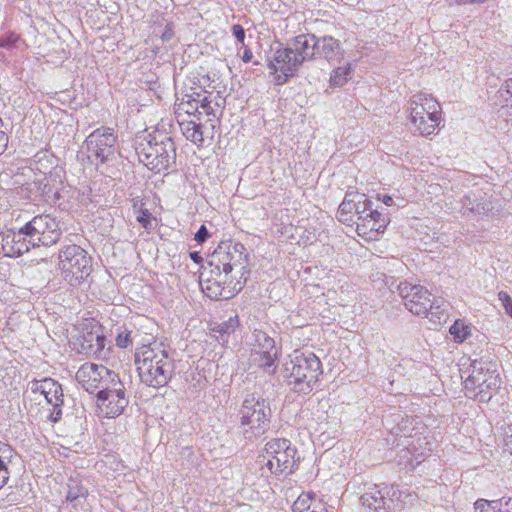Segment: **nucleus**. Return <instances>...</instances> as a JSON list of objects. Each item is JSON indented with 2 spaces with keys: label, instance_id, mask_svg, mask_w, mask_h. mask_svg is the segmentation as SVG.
Instances as JSON below:
<instances>
[{
  "label": "nucleus",
  "instance_id": "obj_51",
  "mask_svg": "<svg viewBox=\"0 0 512 512\" xmlns=\"http://www.w3.org/2000/svg\"><path fill=\"white\" fill-rule=\"evenodd\" d=\"M232 34L237 39L238 42L244 43L245 40V30L240 24H235L232 26Z\"/></svg>",
  "mask_w": 512,
  "mask_h": 512
},
{
  "label": "nucleus",
  "instance_id": "obj_34",
  "mask_svg": "<svg viewBox=\"0 0 512 512\" xmlns=\"http://www.w3.org/2000/svg\"><path fill=\"white\" fill-rule=\"evenodd\" d=\"M369 215H372L369 230L383 232L388 223V218L377 209L370 210Z\"/></svg>",
  "mask_w": 512,
  "mask_h": 512
},
{
  "label": "nucleus",
  "instance_id": "obj_26",
  "mask_svg": "<svg viewBox=\"0 0 512 512\" xmlns=\"http://www.w3.org/2000/svg\"><path fill=\"white\" fill-rule=\"evenodd\" d=\"M474 509L475 512H512V498L478 499L474 503Z\"/></svg>",
  "mask_w": 512,
  "mask_h": 512
},
{
  "label": "nucleus",
  "instance_id": "obj_18",
  "mask_svg": "<svg viewBox=\"0 0 512 512\" xmlns=\"http://www.w3.org/2000/svg\"><path fill=\"white\" fill-rule=\"evenodd\" d=\"M97 401L106 408V415L110 418L121 415L129 403L126 388H118V390L110 392H98Z\"/></svg>",
  "mask_w": 512,
  "mask_h": 512
},
{
  "label": "nucleus",
  "instance_id": "obj_39",
  "mask_svg": "<svg viewBox=\"0 0 512 512\" xmlns=\"http://www.w3.org/2000/svg\"><path fill=\"white\" fill-rule=\"evenodd\" d=\"M314 505H312V499L309 495L302 494L292 505L293 512H309Z\"/></svg>",
  "mask_w": 512,
  "mask_h": 512
},
{
  "label": "nucleus",
  "instance_id": "obj_61",
  "mask_svg": "<svg viewBox=\"0 0 512 512\" xmlns=\"http://www.w3.org/2000/svg\"><path fill=\"white\" fill-rule=\"evenodd\" d=\"M317 512H328V510L323 506H319V510Z\"/></svg>",
  "mask_w": 512,
  "mask_h": 512
},
{
  "label": "nucleus",
  "instance_id": "obj_11",
  "mask_svg": "<svg viewBox=\"0 0 512 512\" xmlns=\"http://www.w3.org/2000/svg\"><path fill=\"white\" fill-rule=\"evenodd\" d=\"M116 139L113 129L109 127H101L90 133L84 142L90 162L99 160L104 163L114 158Z\"/></svg>",
  "mask_w": 512,
  "mask_h": 512
},
{
  "label": "nucleus",
  "instance_id": "obj_17",
  "mask_svg": "<svg viewBox=\"0 0 512 512\" xmlns=\"http://www.w3.org/2000/svg\"><path fill=\"white\" fill-rule=\"evenodd\" d=\"M179 184V189L184 190H195L199 189L198 179L195 174H183L180 172L167 173L163 177L155 175L153 179L146 182V190H152L153 188L161 189L162 185L165 184Z\"/></svg>",
  "mask_w": 512,
  "mask_h": 512
},
{
  "label": "nucleus",
  "instance_id": "obj_40",
  "mask_svg": "<svg viewBox=\"0 0 512 512\" xmlns=\"http://www.w3.org/2000/svg\"><path fill=\"white\" fill-rule=\"evenodd\" d=\"M188 100L182 99L181 102L177 103V109L183 111L186 114H194L199 109V100L188 96Z\"/></svg>",
  "mask_w": 512,
  "mask_h": 512
},
{
  "label": "nucleus",
  "instance_id": "obj_4",
  "mask_svg": "<svg viewBox=\"0 0 512 512\" xmlns=\"http://www.w3.org/2000/svg\"><path fill=\"white\" fill-rule=\"evenodd\" d=\"M297 449L286 438H272L264 445L258 456L261 470L267 469L275 476L290 475L298 468ZM264 475V472H262Z\"/></svg>",
  "mask_w": 512,
  "mask_h": 512
},
{
  "label": "nucleus",
  "instance_id": "obj_42",
  "mask_svg": "<svg viewBox=\"0 0 512 512\" xmlns=\"http://www.w3.org/2000/svg\"><path fill=\"white\" fill-rule=\"evenodd\" d=\"M420 285H413L407 281L400 282L397 286V290L399 295L404 300V303L407 302L408 299L412 298V294L416 292V288Z\"/></svg>",
  "mask_w": 512,
  "mask_h": 512
},
{
  "label": "nucleus",
  "instance_id": "obj_30",
  "mask_svg": "<svg viewBox=\"0 0 512 512\" xmlns=\"http://www.w3.org/2000/svg\"><path fill=\"white\" fill-rule=\"evenodd\" d=\"M424 101H428V95L425 93H419L413 95L410 100V119L411 122L419 121V118L426 116V106Z\"/></svg>",
  "mask_w": 512,
  "mask_h": 512
},
{
  "label": "nucleus",
  "instance_id": "obj_14",
  "mask_svg": "<svg viewBox=\"0 0 512 512\" xmlns=\"http://www.w3.org/2000/svg\"><path fill=\"white\" fill-rule=\"evenodd\" d=\"M257 346L251 353L252 361L268 373L274 372L278 351L274 340L264 332L256 335Z\"/></svg>",
  "mask_w": 512,
  "mask_h": 512
},
{
  "label": "nucleus",
  "instance_id": "obj_8",
  "mask_svg": "<svg viewBox=\"0 0 512 512\" xmlns=\"http://www.w3.org/2000/svg\"><path fill=\"white\" fill-rule=\"evenodd\" d=\"M11 187L8 188L11 192L19 189L25 192H61L63 182L57 172L49 173H35L31 168H23L21 171L13 174L10 178Z\"/></svg>",
  "mask_w": 512,
  "mask_h": 512
},
{
  "label": "nucleus",
  "instance_id": "obj_13",
  "mask_svg": "<svg viewBox=\"0 0 512 512\" xmlns=\"http://www.w3.org/2000/svg\"><path fill=\"white\" fill-rule=\"evenodd\" d=\"M302 63L294 55L293 51L286 47H281L275 50L272 59L269 61V67L273 73L280 72L275 76L277 84H284L288 82L291 77L297 75L298 70Z\"/></svg>",
  "mask_w": 512,
  "mask_h": 512
},
{
  "label": "nucleus",
  "instance_id": "obj_41",
  "mask_svg": "<svg viewBox=\"0 0 512 512\" xmlns=\"http://www.w3.org/2000/svg\"><path fill=\"white\" fill-rule=\"evenodd\" d=\"M132 333L133 331L128 330L127 328H120L115 339L116 345L120 348H128L131 346L133 342Z\"/></svg>",
  "mask_w": 512,
  "mask_h": 512
},
{
  "label": "nucleus",
  "instance_id": "obj_12",
  "mask_svg": "<svg viewBox=\"0 0 512 512\" xmlns=\"http://www.w3.org/2000/svg\"><path fill=\"white\" fill-rule=\"evenodd\" d=\"M227 279L211 278L208 272H201L199 276V285L201 290L213 300H227L238 294L244 285L246 284V278L244 280H237L233 286L232 279L229 284L226 285Z\"/></svg>",
  "mask_w": 512,
  "mask_h": 512
},
{
  "label": "nucleus",
  "instance_id": "obj_32",
  "mask_svg": "<svg viewBox=\"0 0 512 512\" xmlns=\"http://www.w3.org/2000/svg\"><path fill=\"white\" fill-rule=\"evenodd\" d=\"M202 128L203 126L201 124H197L194 121H189L182 128L183 135L186 137L187 140L195 144L202 145L204 142V134Z\"/></svg>",
  "mask_w": 512,
  "mask_h": 512
},
{
  "label": "nucleus",
  "instance_id": "obj_27",
  "mask_svg": "<svg viewBox=\"0 0 512 512\" xmlns=\"http://www.w3.org/2000/svg\"><path fill=\"white\" fill-rule=\"evenodd\" d=\"M87 496L88 488L83 485L82 480L78 477H70L67 482L66 500L76 507Z\"/></svg>",
  "mask_w": 512,
  "mask_h": 512
},
{
  "label": "nucleus",
  "instance_id": "obj_44",
  "mask_svg": "<svg viewBox=\"0 0 512 512\" xmlns=\"http://www.w3.org/2000/svg\"><path fill=\"white\" fill-rule=\"evenodd\" d=\"M202 272H208V275H211V278L225 279L222 266L215 264L212 258L210 259L208 266L203 267Z\"/></svg>",
  "mask_w": 512,
  "mask_h": 512
},
{
  "label": "nucleus",
  "instance_id": "obj_53",
  "mask_svg": "<svg viewBox=\"0 0 512 512\" xmlns=\"http://www.w3.org/2000/svg\"><path fill=\"white\" fill-rule=\"evenodd\" d=\"M174 37V24L173 23H167L165 25L164 31L161 35V39L164 42L170 41Z\"/></svg>",
  "mask_w": 512,
  "mask_h": 512
},
{
  "label": "nucleus",
  "instance_id": "obj_16",
  "mask_svg": "<svg viewBox=\"0 0 512 512\" xmlns=\"http://www.w3.org/2000/svg\"><path fill=\"white\" fill-rule=\"evenodd\" d=\"M30 244L24 234V227L18 232L8 230L0 233V251L8 257H19L30 250Z\"/></svg>",
  "mask_w": 512,
  "mask_h": 512
},
{
  "label": "nucleus",
  "instance_id": "obj_15",
  "mask_svg": "<svg viewBox=\"0 0 512 512\" xmlns=\"http://www.w3.org/2000/svg\"><path fill=\"white\" fill-rule=\"evenodd\" d=\"M405 307L417 316H427L428 314L438 316L442 313L438 301H436L427 288L422 285L416 288V292L412 294V298L405 302Z\"/></svg>",
  "mask_w": 512,
  "mask_h": 512
},
{
  "label": "nucleus",
  "instance_id": "obj_3",
  "mask_svg": "<svg viewBox=\"0 0 512 512\" xmlns=\"http://www.w3.org/2000/svg\"><path fill=\"white\" fill-rule=\"evenodd\" d=\"M135 152L143 165L159 173L176 163V147L170 136L164 133L137 137Z\"/></svg>",
  "mask_w": 512,
  "mask_h": 512
},
{
  "label": "nucleus",
  "instance_id": "obj_1",
  "mask_svg": "<svg viewBox=\"0 0 512 512\" xmlns=\"http://www.w3.org/2000/svg\"><path fill=\"white\" fill-rule=\"evenodd\" d=\"M239 429L247 441H254L265 435L272 422L270 401L258 392L246 391L238 411Z\"/></svg>",
  "mask_w": 512,
  "mask_h": 512
},
{
  "label": "nucleus",
  "instance_id": "obj_47",
  "mask_svg": "<svg viewBox=\"0 0 512 512\" xmlns=\"http://www.w3.org/2000/svg\"><path fill=\"white\" fill-rule=\"evenodd\" d=\"M237 324H238L237 317H235V318L231 317L228 321H225V322L219 324L217 331L222 335L229 334L235 330V327L237 326Z\"/></svg>",
  "mask_w": 512,
  "mask_h": 512
},
{
  "label": "nucleus",
  "instance_id": "obj_54",
  "mask_svg": "<svg viewBox=\"0 0 512 512\" xmlns=\"http://www.w3.org/2000/svg\"><path fill=\"white\" fill-rule=\"evenodd\" d=\"M198 100H199V108H202L207 115L215 116L214 110L211 106V101L208 100L207 97H203L202 99L198 98Z\"/></svg>",
  "mask_w": 512,
  "mask_h": 512
},
{
  "label": "nucleus",
  "instance_id": "obj_43",
  "mask_svg": "<svg viewBox=\"0 0 512 512\" xmlns=\"http://www.w3.org/2000/svg\"><path fill=\"white\" fill-rule=\"evenodd\" d=\"M152 214L148 208L145 207V203H141L139 208V215L137 221L145 228L149 229L151 224Z\"/></svg>",
  "mask_w": 512,
  "mask_h": 512
},
{
  "label": "nucleus",
  "instance_id": "obj_10",
  "mask_svg": "<svg viewBox=\"0 0 512 512\" xmlns=\"http://www.w3.org/2000/svg\"><path fill=\"white\" fill-rule=\"evenodd\" d=\"M211 256L215 264L222 266L225 278H228L230 273L235 272L236 275L239 274L238 280L247 279L245 275L249 272L247 269L248 254L243 244L235 243L225 247L220 246Z\"/></svg>",
  "mask_w": 512,
  "mask_h": 512
},
{
  "label": "nucleus",
  "instance_id": "obj_20",
  "mask_svg": "<svg viewBox=\"0 0 512 512\" xmlns=\"http://www.w3.org/2000/svg\"><path fill=\"white\" fill-rule=\"evenodd\" d=\"M461 202L464 214L471 212L481 216L488 215L489 213L494 214V210L498 211L488 194H465Z\"/></svg>",
  "mask_w": 512,
  "mask_h": 512
},
{
  "label": "nucleus",
  "instance_id": "obj_50",
  "mask_svg": "<svg viewBox=\"0 0 512 512\" xmlns=\"http://www.w3.org/2000/svg\"><path fill=\"white\" fill-rule=\"evenodd\" d=\"M50 380L49 378H44L42 380H34L32 383H31V391L33 393H41L43 395V393L45 392L44 390V386H47V385H50Z\"/></svg>",
  "mask_w": 512,
  "mask_h": 512
},
{
  "label": "nucleus",
  "instance_id": "obj_38",
  "mask_svg": "<svg viewBox=\"0 0 512 512\" xmlns=\"http://www.w3.org/2000/svg\"><path fill=\"white\" fill-rule=\"evenodd\" d=\"M426 106V116L430 122L439 120L438 113L440 112V105L435 101L431 95H428V101H424Z\"/></svg>",
  "mask_w": 512,
  "mask_h": 512
},
{
  "label": "nucleus",
  "instance_id": "obj_36",
  "mask_svg": "<svg viewBox=\"0 0 512 512\" xmlns=\"http://www.w3.org/2000/svg\"><path fill=\"white\" fill-rule=\"evenodd\" d=\"M363 204H365V210L361 214H357V220L362 221V223L357 222V229H369L370 222L372 221V215H369L370 210H373L372 208V202L368 200L366 197L363 198Z\"/></svg>",
  "mask_w": 512,
  "mask_h": 512
},
{
  "label": "nucleus",
  "instance_id": "obj_56",
  "mask_svg": "<svg viewBox=\"0 0 512 512\" xmlns=\"http://www.w3.org/2000/svg\"><path fill=\"white\" fill-rule=\"evenodd\" d=\"M89 195H90V194H85V193L77 194V199H80V201H81L84 205H87V204H88V201H89V202H92V200L89 198Z\"/></svg>",
  "mask_w": 512,
  "mask_h": 512
},
{
  "label": "nucleus",
  "instance_id": "obj_19",
  "mask_svg": "<svg viewBox=\"0 0 512 512\" xmlns=\"http://www.w3.org/2000/svg\"><path fill=\"white\" fill-rule=\"evenodd\" d=\"M287 46L302 65L304 62L315 59L316 36L314 34H300L290 39Z\"/></svg>",
  "mask_w": 512,
  "mask_h": 512
},
{
  "label": "nucleus",
  "instance_id": "obj_33",
  "mask_svg": "<svg viewBox=\"0 0 512 512\" xmlns=\"http://www.w3.org/2000/svg\"><path fill=\"white\" fill-rule=\"evenodd\" d=\"M352 68L350 64L345 67L335 68L330 76V85L334 87H342L352 76Z\"/></svg>",
  "mask_w": 512,
  "mask_h": 512
},
{
  "label": "nucleus",
  "instance_id": "obj_52",
  "mask_svg": "<svg viewBox=\"0 0 512 512\" xmlns=\"http://www.w3.org/2000/svg\"><path fill=\"white\" fill-rule=\"evenodd\" d=\"M209 238V232L205 225H201L198 231L195 233L194 239L198 243H204Z\"/></svg>",
  "mask_w": 512,
  "mask_h": 512
},
{
  "label": "nucleus",
  "instance_id": "obj_24",
  "mask_svg": "<svg viewBox=\"0 0 512 512\" xmlns=\"http://www.w3.org/2000/svg\"><path fill=\"white\" fill-rule=\"evenodd\" d=\"M367 194H346V198L342 201L338 208V217L341 222L352 221L353 216L348 217L349 214L356 216L365 210L363 198Z\"/></svg>",
  "mask_w": 512,
  "mask_h": 512
},
{
  "label": "nucleus",
  "instance_id": "obj_62",
  "mask_svg": "<svg viewBox=\"0 0 512 512\" xmlns=\"http://www.w3.org/2000/svg\"><path fill=\"white\" fill-rule=\"evenodd\" d=\"M195 255H196V253L191 254V258H192L194 261H196V259H197V256H195Z\"/></svg>",
  "mask_w": 512,
  "mask_h": 512
},
{
  "label": "nucleus",
  "instance_id": "obj_7",
  "mask_svg": "<svg viewBox=\"0 0 512 512\" xmlns=\"http://www.w3.org/2000/svg\"><path fill=\"white\" fill-rule=\"evenodd\" d=\"M59 267L71 286H79L87 281L92 272V258L82 247L68 245L60 250Z\"/></svg>",
  "mask_w": 512,
  "mask_h": 512
},
{
  "label": "nucleus",
  "instance_id": "obj_23",
  "mask_svg": "<svg viewBox=\"0 0 512 512\" xmlns=\"http://www.w3.org/2000/svg\"><path fill=\"white\" fill-rule=\"evenodd\" d=\"M100 365L97 364H84L76 373L78 382L83 388L90 394L98 393L100 390L101 379L100 376Z\"/></svg>",
  "mask_w": 512,
  "mask_h": 512
},
{
  "label": "nucleus",
  "instance_id": "obj_58",
  "mask_svg": "<svg viewBox=\"0 0 512 512\" xmlns=\"http://www.w3.org/2000/svg\"><path fill=\"white\" fill-rule=\"evenodd\" d=\"M141 203H144L143 199H139L138 197L133 199V208L135 211L139 212Z\"/></svg>",
  "mask_w": 512,
  "mask_h": 512
},
{
  "label": "nucleus",
  "instance_id": "obj_60",
  "mask_svg": "<svg viewBox=\"0 0 512 512\" xmlns=\"http://www.w3.org/2000/svg\"><path fill=\"white\" fill-rule=\"evenodd\" d=\"M103 188L101 187H96V182H93V186L90 187V192H92L93 190H102Z\"/></svg>",
  "mask_w": 512,
  "mask_h": 512
},
{
  "label": "nucleus",
  "instance_id": "obj_49",
  "mask_svg": "<svg viewBox=\"0 0 512 512\" xmlns=\"http://www.w3.org/2000/svg\"><path fill=\"white\" fill-rule=\"evenodd\" d=\"M501 89L508 95V97L504 98L505 106L512 108V78L507 79L503 83Z\"/></svg>",
  "mask_w": 512,
  "mask_h": 512
},
{
  "label": "nucleus",
  "instance_id": "obj_25",
  "mask_svg": "<svg viewBox=\"0 0 512 512\" xmlns=\"http://www.w3.org/2000/svg\"><path fill=\"white\" fill-rule=\"evenodd\" d=\"M275 201L269 204L272 213V223L276 227V232L281 235L292 233L293 224L291 221L290 209L286 207H275Z\"/></svg>",
  "mask_w": 512,
  "mask_h": 512
},
{
  "label": "nucleus",
  "instance_id": "obj_63",
  "mask_svg": "<svg viewBox=\"0 0 512 512\" xmlns=\"http://www.w3.org/2000/svg\"><path fill=\"white\" fill-rule=\"evenodd\" d=\"M195 255H196V253L191 254V258H192L194 261H196V259H197V256H195Z\"/></svg>",
  "mask_w": 512,
  "mask_h": 512
},
{
  "label": "nucleus",
  "instance_id": "obj_29",
  "mask_svg": "<svg viewBox=\"0 0 512 512\" xmlns=\"http://www.w3.org/2000/svg\"><path fill=\"white\" fill-rule=\"evenodd\" d=\"M13 449L10 445L0 441V489L7 484L9 480L8 463L13 457Z\"/></svg>",
  "mask_w": 512,
  "mask_h": 512
},
{
  "label": "nucleus",
  "instance_id": "obj_21",
  "mask_svg": "<svg viewBox=\"0 0 512 512\" xmlns=\"http://www.w3.org/2000/svg\"><path fill=\"white\" fill-rule=\"evenodd\" d=\"M315 51V58L327 61H339L343 57L340 41L332 36L316 37Z\"/></svg>",
  "mask_w": 512,
  "mask_h": 512
},
{
  "label": "nucleus",
  "instance_id": "obj_6",
  "mask_svg": "<svg viewBox=\"0 0 512 512\" xmlns=\"http://www.w3.org/2000/svg\"><path fill=\"white\" fill-rule=\"evenodd\" d=\"M500 386L501 379L494 363L482 360L472 361L471 373L465 380V390L469 397L479 402H488Z\"/></svg>",
  "mask_w": 512,
  "mask_h": 512
},
{
  "label": "nucleus",
  "instance_id": "obj_9",
  "mask_svg": "<svg viewBox=\"0 0 512 512\" xmlns=\"http://www.w3.org/2000/svg\"><path fill=\"white\" fill-rule=\"evenodd\" d=\"M23 227L27 242L33 248L51 246L57 243L62 234L58 221L49 214L34 216Z\"/></svg>",
  "mask_w": 512,
  "mask_h": 512
},
{
  "label": "nucleus",
  "instance_id": "obj_28",
  "mask_svg": "<svg viewBox=\"0 0 512 512\" xmlns=\"http://www.w3.org/2000/svg\"><path fill=\"white\" fill-rule=\"evenodd\" d=\"M100 376L99 378L102 380L100 385V390L98 392H110L112 390H118V388L124 389L125 386L121 381L119 375L112 370H109L107 367L100 365Z\"/></svg>",
  "mask_w": 512,
  "mask_h": 512
},
{
  "label": "nucleus",
  "instance_id": "obj_22",
  "mask_svg": "<svg viewBox=\"0 0 512 512\" xmlns=\"http://www.w3.org/2000/svg\"><path fill=\"white\" fill-rule=\"evenodd\" d=\"M50 385L44 386L45 392L43 393L46 401L53 407V410L48 416V419L56 423L62 418V405L64 403L63 400V389L61 384L55 381L52 378H49Z\"/></svg>",
  "mask_w": 512,
  "mask_h": 512
},
{
  "label": "nucleus",
  "instance_id": "obj_45",
  "mask_svg": "<svg viewBox=\"0 0 512 512\" xmlns=\"http://www.w3.org/2000/svg\"><path fill=\"white\" fill-rule=\"evenodd\" d=\"M413 420L407 418L406 420H402L401 423H399L396 427V434L401 435L404 437H411L412 431L414 430L413 427Z\"/></svg>",
  "mask_w": 512,
  "mask_h": 512
},
{
  "label": "nucleus",
  "instance_id": "obj_57",
  "mask_svg": "<svg viewBox=\"0 0 512 512\" xmlns=\"http://www.w3.org/2000/svg\"><path fill=\"white\" fill-rule=\"evenodd\" d=\"M382 202L385 205L390 206L393 203V199H392V197L389 194H384V196L382 198Z\"/></svg>",
  "mask_w": 512,
  "mask_h": 512
},
{
  "label": "nucleus",
  "instance_id": "obj_37",
  "mask_svg": "<svg viewBox=\"0 0 512 512\" xmlns=\"http://www.w3.org/2000/svg\"><path fill=\"white\" fill-rule=\"evenodd\" d=\"M450 333L453 335L455 341L461 343L463 342L468 335L470 334V329L464 323L459 320L455 321V323L450 327Z\"/></svg>",
  "mask_w": 512,
  "mask_h": 512
},
{
  "label": "nucleus",
  "instance_id": "obj_55",
  "mask_svg": "<svg viewBox=\"0 0 512 512\" xmlns=\"http://www.w3.org/2000/svg\"><path fill=\"white\" fill-rule=\"evenodd\" d=\"M241 58H242V60L245 63H248V62H250L252 60L253 54H252L251 50L248 47L244 48V51H243V54H242Z\"/></svg>",
  "mask_w": 512,
  "mask_h": 512
},
{
  "label": "nucleus",
  "instance_id": "obj_59",
  "mask_svg": "<svg viewBox=\"0 0 512 512\" xmlns=\"http://www.w3.org/2000/svg\"><path fill=\"white\" fill-rule=\"evenodd\" d=\"M487 0H460V4L484 3Z\"/></svg>",
  "mask_w": 512,
  "mask_h": 512
},
{
  "label": "nucleus",
  "instance_id": "obj_35",
  "mask_svg": "<svg viewBox=\"0 0 512 512\" xmlns=\"http://www.w3.org/2000/svg\"><path fill=\"white\" fill-rule=\"evenodd\" d=\"M428 121L429 120L427 116H425L423 118H419V121L412 123L415 125L416 129L419 131L421 135L429 136L436 132L440 123V119L435 122H431L430 124L428 123Z\"/></svg>",
  "mask_w": 512,
  "mask_h": 512
},
{
  "label": "nucleus",
  "instance_id": "obj_5",
  "mask_svg": "<svg viewBox=\"0 0 512 512\" xmlns=\"http://www.w3.org/2000/svg\"><path fill=\"white\" fill-rule=\"evenodd\" d=\"M288 384L298 394L308 395L322 374L320 359L312 352L294 351L289 366Z\"/></svg>",
  "mask_w": 512,
  "mask_h": 512
},
{
  "label": "nucleus",
  "instance_id": "obj_46",
  "mask_svg": "<svg viewBox=\"0 0 512 512\" xmlns=\"http://www.w3.org/2000/svg\"><path fill=\"white\" fill-rule=\"evenodd\" d=\"M18 40L19 36L15 33L2 35L0 36V47L10 49L15 46Z\"/></svg>",
  "mask_w": 512,
  "mask_h": 512
},
{
  "label": "nucleus",
  "instance_id": "obj_31",
  "mask_svg": "<svg viewBox=\"0 0 512 512\" xmlns=\"http://www.w3.org/2000/svg\"><path fill=\"white\" fill-rule=\"evenodd\" d=\"M48 197L46 201L52 203L61 211H78V208L75 207L74 202L71 199L75 200L72 195L68 194H46Z\"/></svg>",
  "mask_w": 512,
  "mask_h": 512
},
{
  "label": "nucleus",
  "instance_id": "obj_48",
  "mask_svg": "<svg viewBox=\"0 0 512 512\" xmlns=\"http://www.w3.org/2000/svg\"><path fill=\"white\" fill-rule=\"evenodd\" d=\"M498 298L502 302L506 313L512 317V298L505 291H500L498 293Z\"/></svg>",
  "mask_w": 512,
  "mask_h": 512
},
{
  "label": "nucleus",
  "instance_id": "obj_64",
  "mask_svg": "<svg viewBox=\"0 0 512 512\" xmlns=\"http://www.w3.org/2000/svg\"><path fill=\"white\" fill-rule=\"evenodd\" d=\"M97 341L98 342H103V339H101L99 336H97Z\"/></svg>",
  "mask_w": 512,
  "mask_h": 512
},
{
  "label": "nucleus",
  "instance_id": "obj_2",
  "mask_svg": "<svg viewBox=\"0 0 512 512\" xmlns=\"http://www.w3.org/2000/svg\"><path fill=\"white\" fill-rule=\"evenodd\" d=\"M135 363L141 382L156 389L166 386L175 371L174 359L160 345L137 352Z\"/></svg>",
  "mask_w": 512,
  "mask_h": 512
}]
</instances>
